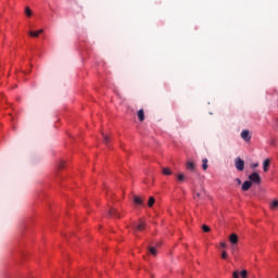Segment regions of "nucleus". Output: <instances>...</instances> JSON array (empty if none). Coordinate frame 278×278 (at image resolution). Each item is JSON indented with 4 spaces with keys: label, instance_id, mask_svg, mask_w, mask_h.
<instances>
[{
    "label": "nucleus",
    "instance_id": "nucleus-1",
    "mask_svg": "<svg viewBox=\"0 0 278 278\" xmlns=\"http://www.w3.org/2000/svg\"><path fill=\"white\" fill-rule=\"evenodd\" d=\"M249 181H251V184H262V177L260 176V174H257V172H253L250 176H249Z\"/></svg>",
    "mask_w": 278,
    "mask_h": 278
},
{
    "label": "nucleus",
    "instance_id": "nucleus-2",
    "mask_svg": "<svg viewBox=\"0 0 278 278\" xmlns=\"http://www.w3.org/2000/svg\"><path fill=\"white\" fill-rule=\"evenodd\" d=\"M235 167L237 168V170H244V161L240 157L235 159Z\"/></svg>",
    "mask_w": 278,
    "mask_h": 278
},
{
    "label": "nucleus",
    "instance_id": "nucleus-3",
    "mask_svg": "<svg viewBox=\"0 0 278 278\" xmlns=\"http://www.w3.org/2000/svg\"><path fill=\"white\" fill-rule=\"evenodd\" d=\"M241 138L244 140V142H251V132L249 129H244L241 131Z\"/></svg>",
    "mask_w": 278,
    "mask_h": 278
},
{
    "label": "nucleus",
    "instance_id": "nucleus-4",
    "mask_svg": "<svg viewBox=\"0 0 278 278\" xmlns=\"http://www.w3.org/2000/svg\"><path fill=\"white\" fill-rule=\"evenodd\" d=\"M109 216H111L112 218H121V213L118 212V210L111 207L109 210Z\"/></svg>",
    "mask_w": 278,
    "mask_h": 278
},
{
    "label": "nucleus",
    "instance_id": "nucleus-5",
    "mask_svg": "<svg viewBox=\"0 0 278 278\" xmlns=\"http://www.w3.org/2000/svg\"><path fill=\"white\" fill-rule=\"evenodd\" d=\"M253 186V182H251L250 180H245L243 184H242V187H241V190L243 192H247L249 190H251V187Z\"/></svg>",
    "mask_w": 278,
    "mask_h": 278
},
{
    "label": "nucleus",
    "instance_id": "nucleus-6",
    "mask_svg": "<svg viewBox=\"0 0 278 278\" xmlns=\"http://www.w3.org/2000/svg\"><path fill=\"white\" fill-rule=\"evenodd\" d=\"M186 168L187 170H191V173H194L197 165L192 161H187Z\"/></svg>",
    "mask_w": 278,
    "mask_h": 278
},
{
    "label": "nucleus",
    "instance_id": "nucleus-7",
    "mask_svg": "<svg viewBox=\"0 0 278 278\" xmlns=\"http://www.w3.org/2000/svg\"><path fill=\"white\" fill-rule=\"evenodd\" d=\"M146 227H147V224H144L143 222H140L135 228V231H144Z\"/></svg>",
    "mask_w": 278,
    "mask_h": 278
},
{
    "label": "nucleus",
    "instance_id": "nucleus-8",
    "mask_svg": "<svg viewBox=\"0 0 278 278\" xmlns=\"http://www.w3.org/2000/svg\"><path fill=\"white\" fill-rule=\"evenodd\" d=\"M270 166V159H267L263 163V170L264 173H268V167Z\"/></svg>",
    "mask_w": 278,
    "mask_h": 278
},
{
    "label": "nucleus",
    "instance_id": "nucleus-9",
    "mask_svg": "<svg viewBox=\"0 0 278 278\" xmlns=\"http://www.w3.org/2000/svg\"><path fill=\"white\" fill-rule=\"evenodd\" d=\"M229 241L231 244H238V235L231 233L229 237Z\"/></svg>",
    "mask_w": 278,
    "mask_h": 278
},
{
    "label": "nucleus",
    "instance_id": "nucleus-10",
    "mask_svg": "<svg viewBox=\"0 0 278 278\" xmlns=\"http://www.w3.org/2000/svg\"><path fill=\"white\" fill-rule=\"evenodd\" d=\"M137 116L140 121V123L144 122V110L140 109L138 112H137Z\"/></svg>",
    "mask_w": 278,
    "mask_h": 278
},
{
    "label": "nucleus",
    "instance_id": "nucleus-11",
    "mask_svg": "<svg viewBox=\"0 0 278 278\" xmlns=\"http://www.w3.org/2000/svg\"><path fill=\"white\" fill-rule=\"evenodd\" d=\"M25 15L29 18L34 15V11H31V9L29 7H26L25 8V11H24Z\"/></svg>",
    "mask_w": 278,
    "mask_h": 278
},
{
    "label": "nucleus",
    "instance_id": "nucleus-12",
    "mask_svg": "<svg viewBox=\"0 0 278 278\" xmlns=\"http://www.w3.org/2000/svg\"><path fill=\"white\" fill-rule=\"evenodd\" d=\"M134 203H136V205H144V203L142 202V199H140V197H135Z\"/></svg>",
    "mask_w": 278,
    "mask_h": 278
},
{
    "label": "nucleus",
    "instance_id": "nucleus-13",
    "mask_svg": "<svg viewBox=\"0 0 278 278\" xmlns=\"http://www.w3.org/2000/svg\"><path fill=\"white\" fill-rule=\"evenodd\" d=\"M270 210H277L278 207V200H274L270 205H269Z\"/></svg>",
    "mask_w": 278,
    "mask_h": 278
},
{
    "label": "nucleus",
    "instance_id": "nucleus-14",
    "mask_svg": "<svg viewBox=\"0 0 278 278\" xmlns=\"http://www.w3.org/2000/svg\"><path fill=\"white\" fill-rule=\"evenodd\" d=\"M28 36H31V38H38V36L40 35L38 34V31L30 30L28 31Z\"/></svg>",
    "mask_w": 278,
    "mask_h": 278
},
{
    "label": "nucleus",
    "instance_id": "nucleus-15",
    "mask_svg": "<svg viewBox=\"0 0 278 278\" xmlns=\"http://www.w3.org/2000/svg\"><path fill=\"white\" fill-rule=\"evenodd\" d=\"M162 173L163 175H173V172L168 167H164Z\"/></svg>",
    "mask_w": 278,
    "mask_h": 278
},
{
    "label": "nucleus",
    "instance_id": "nucleus-16",
    "mask_svg": "<svg viewBox=\"0 0 278 278\" xmlns=\"http://www.w3.org/2000/svg\"><path fill=\"white\" fill-rule=\"evenodd\" d=\"M155 204V198L150 197L149 201H148V207H151L152 205Z\"/></svg>",
    "mask_w": 278,
    "mask_h": 278
},
{
    "label": "nucleus",
    "instance_id": "nucleus-17",
    "mask_svg": "<svg viewBox=\"0 0 278 278\" xmlns=\"http://www.w3.org/2000/svg\"><path fill=\"white\" fill-rule=\"evenodd\" d=\"M202 168L203 170H207V159L202 160Z\"/></svg>",
    "mask_w": 278,
    "mask_h": 278
},
{
    "label": "nucleus",
    "instance_id": "nucleus-18",
    "mask_svg": "<svg viewBox=\"0 0 278 278\" xmlns=\"http://www.w3.org/2000/svg\"><path fill=\"white\" fill-rule=\"evenodd\" d=\"M149 252L151 253V255H154V256L157 255V249L153 247L149 248Z\"/></svg>",
    "mask_w": 278,
    "mask_h": 278
},
{
    "label": "nucleus",
    "instance_id": "nucleus-19",
    "mask_svg": "<svg viewBox=\"0 0 278 278\" xmlns=\"http://www.w3.org/2000/svg\"><path fill=\"white\" fill-rule=\"evenodd\" d=\"M239 275H241L242 278L249 277V273L247 271V269L241 270Z\"/></svg>",
    "mask_w": 278,
    "mask_h": 278
},
{
    "label": "nucleus",
    "instance_id": "nucleus-20",
    "mask_svg": "<svg viewBox=\"0 0 278 278\" xmlns=\"http://www.w3.org/2000/svg\"><path fill=\"white\" fill-rule=\"evenodd\" d=\"M102 136H103L104 143L110 144V137L105 134H102Z\"/></svg>",
    "mask_w": 278,
    "mask_h": 278
},
{
    "label": "nucleus",
    "instance_id": "nucleus-21",
    "mask_svg": "<svg viewBox=\"0 0 278 278\" xmlns=\"http://www.w3.org/2000/svg\"><path fill=\"white\" fill-rule=\"evenodd\" d=\"M210 227L207 225H203L202 226V231H204L205 233H210Z\"/></svg>",
    "mask_w": 278,
    "mask_h": 278
},
{
    "label": "nucleus",
    "instance_id": "nucleus-22",
    "mask_svg": "<svg viewBox=\"0 0 278 278\" xmlns=\"http://www.w3.org/2000/svg\"><path fill=\"white\" fill-rule=\"evenodd\" d=\"M184 179H186V176H185L184 174H179V175L177 176V180H178V181H184Z\"/></svg>",
    "mask_w": 278,
    "mask_h": 278
},
{
    "label": "nucleus",
    "instance_id": "nucleus-23",
    "mask_svg": "<svg viewBox=\"0 0 278 278\" xmlns=\"http://www.w3.org/2000/svg\"><path fill=\"white\" fill-rule=\"evenodd\" d=\"M227 257H229V255L227 254L226 251L222 252V260H227Z\"/></svg>",
    "mask_w": 278,
    "mask_h": 278
},
{
    "label": "nucleus",
    "instance_id": "nucleus-24",
    "mask_svg": "<svg viewBox=\"0 0 278 278\" xmlns=\"http://www.w3.org/2000/svg\"><path fill=\"white\" fill-rule=\"evenodd\" d=\"M233 278H240V271L236 270L232 273Z\"/></svg>",
    "mask_w": 278,
    "mask_h": 278
},
{
    "label": "nucleus",
    "instance_id": "nucleus-25",
    "mask_svg": "<svg viewBox=\"0 0 278 278\" xmlns=\"http://www.w3.org/2000/svg\"><path fill=\"white\" fill-rule=\"evenodd\" d=\"M193 199H201V193L200 192H194L193 193Z\"/></svg>",
    "mask_w": 278,
    "mask_h": 278
},
{
    "label": "nucleus",
    "instance_id": "nucleus-26",
    "mask_svg": "<svg viewBox=\"0 0 278 278\" xmlns=\"http://www.w3.org/2000/svg\"><path fill=\"white\" fill-rule=\"evenodd\" d=\"M257 166H260V163H253L250 165V168L255 169V168H257Z\"/></svg>",
    "mask_w": 278,
    "mask_h": 278
},
{
    "label": "nucleus",
    "instance_id": "nucleus-27",
    "mask_svg": "<svg viewBox=\"0 0 278 278\" xmlns=\"http://www.w3.org/2000/svg\"><path fill=\"white\" fill-rule=\"evenodd\" d=\"M58 168H59V169H62V168H64V161H61V162L59 163V166H58Z\"/></svg>",
    "mask_w": 278,
    "mask_h": 278
},
{
    "label": "nucleus",
    "instance_id": "nucleus-28",
    "mask_svg": "<svg viewBox=\"0 0 278 278\" xmlns=\"http://www.w3.org/2000/svg\"><path fill=\"white\" fill-rule=\"evenodd\" d=\"M220 247H222V249H227V243L220 242Z\"/></svg>",
    "mask_w": 278,
    "mask_h": 278
},
{
    "label": "nucleus",
    "instance_id": "nucleus-29",
    "mask_svg": "<svg viewBox=\"0 0 278 278\" xmlns=\"http://www.w3.org/2000/svg\"><path fill=\"white\" fill-rule=\"evenodd\" d=\"M45 31V29H39V30H37V34H42Z\"/></svg>",
    "mask_w": 278,
    "mask_h": 278
},
{
    "label": "nucleus",
    "instance_id": "nucleus-30",
    "mask_svg": "<svg viewBox=\"0 0 278 278\" xmlns=\"http://www.w3.org/2000/svg\"><path fill=\"white\" fill-rule=\"evenodd\" d=\"M236 181L240 185L242 184V180H240V178H237Z\"/></svg>",
    "mask_w": 278,
    "mask_h": 278
}]
</instances>
